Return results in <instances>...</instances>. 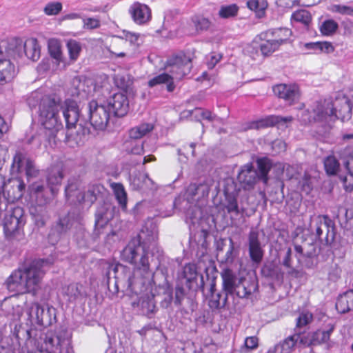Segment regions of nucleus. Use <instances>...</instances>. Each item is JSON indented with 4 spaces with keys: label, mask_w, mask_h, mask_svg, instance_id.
I'll use <instances>...</instances> for the list:
<instances>
[{
    "label": "nucleus",
    "mask_w": 353,
    "mask_h": 353,
    "mask_svg": "<svg viewBox=\"0 0 353 353\" xmlns=\"http://www.w3.org/2000/svg\"><path fill=\"white\" fill-rule=\"evenodd\" d=\"M150 228L149 231L145 225L121 252V259L135 265L136 269L132 270L120 263H105L107 285L113 294H117L121 287L137 294L143 291L145 284L149 281L151 273L148 252L150 248L156 246L158 238L156 226L151 223Z\"/></svg>",
    "instance_id": "1"
},
{
    "label": "nucleus",
    "mask_w": 353,
    "mask_h": 353,
    "mask_svg": "<svg viewBox=\"0 0 353 353\" xmlns=\"http://www.w3.org/2000/svg\"><path fill=\"white\" fill-rule=\"evenodd\" d=\"M31 108L39 105V121L48 132V134L54 139L57 133L63 130V120L60 112L65 119L68 130L75 128L79 120V109L77 103L71 99L62 102L48 95H43L38 91L31 93L28 99Z\"/></svg>",
    "instance_id": "2"
},
{
    "label": "nucleus",
    "mask_w": 353,
    "mask_h": 353,
    "mask_svg": "<svg viewBox=\"0 0 353 353\" xmlns=\"http://www.w3.org/2000/svg\"><path fill=\"white\" fill-rule=\"evenodd\" d=\"M48 263L45 259L34 260L28 266L14 271L6 281L7 288L17 294H34L40 288L44 275L43 268Z\"/></svg>",
    "instance_id": "3"
},
{
    "label": "nucleus",
    "mask_w": 353,
    "mask_h": 353,
    "mask_svg": "<svg viewBox=\"0 0 353 353\" xmlns=\"http://www.w3.org/2000/svg\"><path fill=\"white\" fill-rule=\"evenodd\" d=\"M21 49L22 46L17 42L0 46V85L10 83L17 76L18 70L13 60L21 57Z\"/></svg>",
    "instance_id": "4"
},
{
    "label": "nucleus",
    "mask_w": 353,
    "mask_h": 353,
    "mask_svg": "<svg viewBox=\"0 0 353 353\" xmlns=\"http://www.w3.org/2000/svg\"><path fill=\"white\" fill-rule=\"evenodd\" d=\"M26 223L24 210L21 207H15L8 210L4 216L3 232L9 241L22 240L24 237L23 227Z\"/></svg>",
    "instance_id": "5"
},
{
    "label": "nucleus",
    "mask_w": 353,
    "mask_h": 353,
    "mask_svg": "<svg viewBox=\"0 0 353 353\" xmlns=\"http://www.w3.org/2000/svg\"><path fill=\"white\" fill-rule=\"evenodd\" d=\"M308 230L312 233L314 240L318 239L325 245H330L334 241V225L327 216L311 218Z\"/></svg>",
    "instance_id": "6"
},
{
    "label": "nucleus",
    "mask_w": 353,
    "mask_h": 353,
    "mask_svg": "<svg viewBox=\"0 0 353 353\" xmlns=\"http://www.w3.org/2000/svg\"><path fill=\"white\" fill-rule=\"evenodd\" d=\"M65 191L70 203L84 204L87 207H90L96 201L99 192L97 186H92L86 192H81L79 190V183L76 180L69 181Z\"/></svg>",
    "instance_id": "7"
},
{
    "label": "nucleus",
    "mask_w": 353,
    "mask_h": 353,
    "mask_svg": "<svg viewBox=\"0 0 353 353\" xmlns=\"http://www.w3.org/2000/svg\"><path fill=\"white\" fill-rule=\"evenodd\" d=\"M43 345L52 353H74L70 339L52 330L46 332Z\"/></svg>",
    "instance_id": "8"
},
{
    "label": "nucleus",
    "mask_w": 353,
    "mask_h": 353,
    "mask_svg": "<svg viewBox=\"0 0 353 353\" xmlns=\"http://www.w3.org/2000/svg\"><path fill=\"white\" fill-rule=\"evenodd\" d=\"M11 172L12 174L24 173L27 178H32L37 176L39 170L26 152L17 151L12 159Z\"/></svg>",
    "instance_id": "9"
},
{
    "label": "nucleus",
    "mask_w": 353,
    "mask_h": 353,
    "mask_svg": "<svg viewBox=\"0 0 353 353\" xmlns=\"http://www.w3.org/2000/svg\"><path fill=\"white\" fill-rule=\"evenodd\" d=\"M334 113V105L331 102L325 101L316 103L315 107L312 111L305 110L300 118V120L305 124L310 123L313 121H323L330 119L332 120Z\"/></svg>",
    "instance_id": "10"
},
{
    "label": "nucleus",
    "mask_w": 353,
    "mask_h": 353,
    "mask_svg": "<svg viewBox=\"0 0 353 353\" xmlns=\"http://www.w3.org/2000/svg\"><path fill=\"white\" fill-rule=\"evenodd\" d=\"M191 68V58L183 52L173 55L166 62V68L172 74L173 79H181L190 73Z\"/></svg>",
    "instance_id": "11"
},
{
    "label": "nucleus",
    "mask_w": 353,
    "mask_h": 353,
    "mask_svg": "<svg viewBox=\"0 0 353 353\" xmlns=\"http://www.w3.org/2000/svg\"><path fill=\"white\" fill-rule=\"evenodd\" d=\"M88 106L91 125L97 130H105L110 118L107 108L103 105H99L95 101H90Z\"/></svg>",
    "instance_id": "12"
},
{
    "label": "nucleus",
    "mask_w": 353,
    "mask_h": 353,
    "mask_svg": "<svg viewBox=\"0 0 353 353\" xmlns=\"http://www.w3.org/2000/svg\"><path fill=\"white\" fill-rule=\"evenodd\" d=\"M28 319L32 325L49 326L52 323V318L50 308L47 310L41 307L38 303L34 302L28 308Z\"/></svg>",
    "instance_id": "13"
},
{
    "label": "nucleus",
    "mask_w": 353,
    "mask_h": 353,
    "mask_svg": "<svg viewBox=\"0 0 353 353\" xmlns=\"http://www.w3.org/2000/svg\"><path fill=\"white\" fill-rule=\"evenodd\" d=\"M128 12L132 21L137 25H145L152 19L150 8L139 1L133 2L128 9Z\"/></svg>",
    "instance_id": "14"
},
{
    "label": "nucleus",
    "mask_w": 353,
    "mask_h": 353,
    "mask_svg": "<svg viewBox=\"0 0 353 353\" xmlns=\"http://www.w3.org/2000/svg\"><path fill=\"white\" fill-rule=\"evenodd\" d=\"M24 189L25 184L19 178L9 179L7 183L4 180L3 194L8 202L13 203L22 197Z\"/></svg>",
    "instance_id": "15"
},
{
    "label": "nucleus",
    "mask_w": 353,
    "mask_h": 353,
    "mask_svg": "<svg viewBox=\"0 0 353 353\" xmlns=\"http://www.w3.org/2000/svg\"><path fill=\"white\" fill-rule=\"evenodd\" d=\"M273 92L289 105L297 102L301 95L299 88L296 84H279L273 87Z\"/></svg>",
    "instance_id": "16"
},
{
    "label": "nucleus",
    "mask_w": 353,
    "mask_h": 353,
    "mask_svg": "<svg viewBox=\"0 0 353 353\" xmlns=\"http://www.w3.org/2000/svg\"><path fill=\"white\" fill-rule=\"evenodd\" d=\"M108 106L117 117L125 116L129 109V102L126 95L121 92L114 94L108 101Z\"/></svg>",
    "instance_id": "17"
},
{
    "label": "nucleus",
    "mask_w": 353,
    "mask_h": 353,
    "mask_svg": "<svg viewBox=\"0 0 353 353\" xmlns=\"http://www.w3.org/2000/svg\"><path fill=\"white\" fill-rule=\"evenodd\" d=\"M249 255L255 263H260L263 257V250L259 239V233L251 230L248 236Z\"/></svg>",
    "instance_id": "18"
},
{
    "label": "nucleus",
    "mask_w": 353,
    "mask_h": 353,
    "mask_svg": "<svg viewBox=\"0 0 353 353\" xmlns=\"http://www.w3.org/2000/svg\"><path fill=\"white\" fill-rule=\"evenodd\" d=\"M258 174L251 163H248L241 167L237 179L244 189H250L254 186Z\"/></svg>",
    "instance_id": "19"
},
{
    "label": "nucleus",
    "mask_w": 353,
    "mask_h": 353,
    "mask_svg": "<svg viewBox=\"0 0 353 353\" xmlns=\"http://www.w3.org/2000/svg\"><path fill=\"white\" fill-rule=\"evenodd\" d=\"M10 42H17L19 45L21 44L22 46L21 56L24 53L29 59L33 61H36L39 59L41 48L37 39H28L24 43L19 40H13Z\"/></svg>",
    "instance_id": "20"
},
{
    "label": "nucleus",
    "mask_w": 353,
    "mask_h": 353,
    "mask_svg": "<svg viewBox=\"0 0 353 353\" xmlns=\"http://www.w3.org/2000/svg\"><path fill=\"white\" fill-rule=\"evenodd\" d=\"M221 276L223 281V290L225 294L227 296H233L235 289L242 279L237 278L236 274L230 269H224L221 273Z\"/></svg>",
    "instance_id": "21"
},
{
    "label": "nucleus",
    "mask_w": 353,
    "mask_h": 353,
    "mask_svg": "<svg viewBox=\"0 0 353 353\" xmlns=\"http://www.w3.org/2000/svg\"><path fill=\"white\" fill-rule=\"evenodd\" d=\"M293 121L292 116H272L265 119L254 121L249 123L246 129H260L274 124L290 123Z\"/></svg>",
    "instance_id": "22"
},
{
    "label": "nucleus",
    "mask_w": 353,
    "mask_h": 353,
    "mask_svg": "<svg viewBox=\"0 0 353 353\" xmlns=\"http://www.w3.org/2000/svg\"><path fill=\"white\" fill-rule=\"evenodd\" d=\"M298 341L299 336L292 334L270 347L267 353H292L298 344Z\"/></svg>",
    "instance_id": "23"
},
{
    "label": "nucleus",
    "mask_w": 353,
    "mask_h": 353,
    "mask_svg": "<svg viewBox=\"0 0 353 353\" xmlns=\"http://www.w3.org/2000/svg\"><path fill=\"white\" fill-rule=\"evenodd\" d=\"M332 120L340 119L342 121L348 120L352 116V104L347 98L343 97L338 100V105L334 108Z\"/></svg>",
    "instance_id": "24"
},
{
    "label": "nucleus",
    "mask_w": 353,
    "mask_h": 353,
    "mask_svg": "<svg viewBox=\"0 0 353 353\" xmlns=\"http://www.w3.org/2000/svg\"><path fill=\"white\" fill-rule=\"evenodd\" d=\"M82 288L79 283H71L63 288L62 294L68 302L74 303L84 296Z\"/></svg>",
    "instance_id": "25"
},
{
    "label": "nucleus",
    "mask_w": 353,
    "mask_h": 353,
    "mask_svg": "<svg viewBox=\"0 0 353 353\" xmlns=\"http://www.w3.org/2000/svg\"><path fill=\"white\" fill-rule=\"evenodd\" d=\"M336 308L340 313L353 310V290L341 294L336 303Z\"/></svg>",
    "instance_id": "26"
},
{
    "label": "nucleus",
    "mask_w": 353,
    "mask_h": 353,
    "mask_svg": "<svg viewBox=\"0 0 353 353\" xmlns=\"http://www.w3.org/2000/svg\"><path fill=\"white\" fill-rule=\"evenodd\" d=\"M110 208V205L104 203L97 208L95 214V226L97 228H103L112 219V214Z\"/></svg>",
    "instance_id": "27"
},
{
    "label": "nucleus",
    "mask_w": 353,
    "mask_h": 353,
    "mask_svg": "<svg viewBox=\"0 0 353 353\" xmlns=\"http://www.w3.org/2000/svg\"><path fill=\"white\" fill-rule=\"evenodd\" d=\"M161 84H166L167 90L169 92H172L175 88L173 77L167 73L160 74L148 81V86L151 88Z\"/></svg>",
    "instance_id": "28"
},
{
    "label": "nucleus",
    "mask_w": 353,
    "mask_h": 353,
    "mask_svg": "<svg viewBox=\"0 0 353 353\" xmlns=\"http://www.w3.org/2000/svg\"><path fill=\"white\" fill-rule=\"evenodd\" d=\"M48 52L51 57L56 60L57 64L63 61L61 44L57 39H50L48 42Z\"/></svg>",
    "instance_id": "29"
},
{
    "label": "nucleus",
    "mask_w": 353,
    "mask_h": 353,
    "mask_svg": "<svg viewBox=\"0 0 353 353\" xmlns=\"http://www.w3.org/2000/svg\"><path fill=\"white\" fill-rule=\"evenodd\" d=\"M133 307H139L141 312L144 315L152 313L155 308L153 299L149 296H141L137 302H132Z\"/></svg>",
    "instance_id": "30"
},
{
    "label": "nucleus",
    "mask_w": 353,
    "mask_h": 353,
    "mask_svg": "<svg viewBox=\"0 0 353 353\" xmlns=\"http://www.w3.org/2000/svg\"><path fill=\"white\" fill-rule=\"evenodd\" d=\"M154 128L152 123H143L132 128L129 130V137L131 139H139L150 132Z\"/></svg>",
    "instance_id": "31"
},
{
    "label": "nucleus",
    "mask_w": 353,
    "mask_h": 353,
    "mask_svg": "<svg viewBox=\"0 0 353 353\" xmlns=\"http://www.w3.org/2000/svg\"><path fill=\"white\" fill-rule=\"evenodd\" d=\"M114 191V196L122 209L125 210L127 206V193L123 185L119 183H112L110 185Z\"/></svg>",
    "instance_id": "32"
},
{
    "label": "nucleus",
    "mask_w": 353,
    "mask_h": 353,
    "mask_svg": "<svg viewBox=\"0 0 353 353\" xmlns=\"http://www.w3.org/2000/svg\"><path fill=\"white\" fill-rule=\"evenodd\" d=\"M272 36V39L279 43V45L281 46L283 43H285L290 37L292 36V31L290 29L284 28H276L272 30L269 31Z\"/></svg>",
    "instance_id": "33"
},
{
    "label": "nucleus",
    "mask_w": 353,
    "mask_h": 353,
    "mask_svg": "<svg viewBox=\"0 0 353 353\" xmlns=\"http://www.w3.org/2000/svg\"><path fill=\"white\" fill-rule=\"evenodd\" d=\"M125 46V41H124L123 38L114 37L108 49L110 53L114 54L116 57H123L125 56V54L121 52L120 50H122Z\"/></svg>",
    "instance_id": "34"
},
{
    "label": "nucleus",
    "mask_w": 353,
    "mask_h": 353,
    "mask_svg": "<svg viewBox=\"0 0 353 353\" xmlns=\"http://www.w3.org/2000/svg\"><path fill=\"white\" fill-rule=\"evenodd\" d=\"M63 177V174L61 168L59 165L52 166L50 168L48 175V184L50 185H60Z\"/></svg>",
    "instance_id": "35"
},
{
    "label": "nucleus",
    "mask_w": 353,
    "mask_h": 353,
    "mask_svg": "<svg viewBox=\"0 0 353 353\" xmlns=\"http://www.w3.org/2000/svg\"><path fill=\"white\" fill-rule=\"evenodd\" d=\"M247 6L250 10L254 11L259 17H261L264 16L268 3L266 0H249L247 2Z\"/></svg>",
    "instance_id": "36"
},
{
    "label": "nucleus",
    "mask_w": 353,
    "mask_h": 353,
    "mask_svg": "<svg viewBox=\"0 0 353 353\" xmlns=\"http://www.w3.org/2000/svg\"><path fill=\"white\" fill-rule=\"evenodd\" d=\"M30 214L37 226H43L47 219V211L41 206L30 210Z\"/></svg>",
    "instance_id": "37"
},
{
    "label": "nucleus",
    "mask_w": 353,
    "mask_h": 353,
    "mask_svg": "<svg viewBox=\"0 0 353 353\" xmlns=\"http://www.w3.org/2000/svg\"><path fill=\"white\" fill-rule=\"evenodd\" d=\"M257 165L260 172V177L263 181L266 183L268 182V174L272 167V162L268 158H261L257 160Z\"/></svg>",
    "instance_id": "38"
},
{
    "label": "nucleus",
    "mask_w": 353,
    "mask_h": 353,
    "mask_svg": "<svg viewBox=\"0 0 353 353\" xmlns=\"http://www.w3.org/2000/svg\"><path fill=\"white\" fill-rule=\"evenodd\" d=\"M66 47L68 49L69 58L72 61H75L79 58L80 53L82 50L81 43L74 39L68 41Z\"/></svg>",
    "instance_id": "39"
},
{
    "label": "nucleus",
    "mask_w": 353,
    "mask_h": 353,
    "mask_svg": "<svg viewBox=\"0 0 353 353\" xmlns=\"http://www.w3.org/2000/svg\"><path fill=\"white\" fill-rule=\"evenodd\" d=\"M183 276L186 281L189 283V287H191V283L195 281L199 276L196 266L195 264L189 263L183 268Z\"/></svg>",
    "instance_id": "40"
},
{
    "label": "nucleus",
    "mask_w": 353,
    "mask_h": 353,
    "mask_svg": "<svg viewBox=\"0 0 353 353\" xmlns=\"http://www.w3.org/2000/svg\"><path fill=\"white\" fill-rule=\"evenodd\" d=\"M312 20L310 13L306 10H297L292 14L291 21L301 23L307 26Z\"/></svg>",
    "instance_id": "41"
},
{
    "label": "nucleus",
    "mask_w": 353,
    "mask_h": 353,
    "mask_svg": "<svg viewBox=\"0 0 353 353\" xmlns=\"http://www.w3.org/2000/svg\"><path fill=\"white\" fill-rule=\"evenodd\" d=\"M324 167L327 174L335 175L339 170L340 164L334 156H329L324 160Z\"/></svg>",
    "instance_id": "42"
},
{
    "label": "nucleus",
    "mask_w": 353,
    "mask_h": 353,
    "mask_svg": "<svg viewBox=\"0 0 353 353\" xmlns=\"http://www.w3.org/2000/svg\"><path fill=\"white\" fill-rule=\"evenodd\" d=\"M27 334L28 337L23 347V353H37L41 349L37 340L31 336V332L30 330L27 331Z\"/></svg>",
    "instance_id": "43"
},
{
    "label": "nucleus",
    "mask_w": 353,
    "mask_h": 353,
    "mask_svg": "<svg viewBox=\"0 0 353 353\" xmlns=\"http://www.w3.org/2000/svg\"><path fill=\"white\" fill-rule=\"evenodd\" d=\"M338 23L333 19L325 20L320 26V31L324 36L334 34L338 29Z\"/></svg>",
    "instance_id": "44"
},
{
    "label": "nucleus",
    "mask_w": 353,
    "mask_h": 353,
    "mask_svg": "<svg viewBox=\"0 0 353 353\" xmlns=\"http://www.w3.org/2000/svg\"><path fill=\"white\" fill-rule=\"evenodd\" d=\"M192 21L197 32L208 30L211 26V21L202 16H194L192 18Z\"/></svg>",
    "instance_id": "45"
},
{
    "label": "nucleus",
    "mask_w": 353,
    "mask_h": 353,
    "mask_svg": "<svg viewBox=\"0 0 353 353\" xmlns=\"http://www.w3.org/2000/svg\"><path fill=\"white\" fill-rule=\"evenodd\" d=\"M255 289L256 286L254 284L247 286L243 283V279H241V281L238 284L235 289V292H234V295H236L239 298H245L250 296L252 292Z\"/></svg>",
    "instance_id": "46"
},
{
    "label": "nucleus",
    "mask_w": 353,
    "mask_h": 353,
    "mask_svg": "<svg viewBox=\"0 0 353 353\" xmlns=\"http://www.w3.org/2000/svg\"><path fill=\"white\" fill-rule=\"evenodd\" d=\"M279 47L278 42L273 39H269L261 44L260 49L264 56H268L278 50Z\"/></svg>",
    "instance_id": "47"
},
{
    "label": "nucleus",
    "mask_w": 353,
    "mask_h": 353,
    "mask_svg": "<svg viewBox=\"0 0 353 353\" xmlns=\"http://www.w3.org/2000/svg\"><path fill=\"white\" fill-rule=\"evenodd\" d=\"M333 331V327L330 328L328 330H317L316 332L312 334L313 338V343L314 345H319L323 343H325L329 341L330 334Z\"/></svg>",
    "instance_id": "48"
},
{
    "label": "nucleus",
    "mask_w": 353,
    "mask_h": 353,
    "mask_svg": "<svg viewBox=\"0 0 353 353\" xmlns=\"http://www.w3.org/2000/svg\"><path fill=\"white\" fill-rule=\"evenodd\" d=\"M239 11V7L236 4L222 6L219 11V16L223 19L235 17Z\"/></svg>",
    "instance_id": "49"
},
{
    "label": "nucleus",
    "mask_w": 353,
    "mask_h": 353,
    "mask_svg": "<svg viewBox=\"0 0 353 353\" xmlns=\"http://www.w3.org/2000/svg\"><path fill=\"white\" fill-rule=\"evenodd\" d=\"M72 225V219L70 214L60 218L55 230L60 234L67 232Z\"/></svg>",
    "instance_id": "50"
},
{
    "label": "nucleus",
    "mask_w": 353,
    "mask_h": 353,
    "mask_svg": "<svg viewBox=\"0 0 353 353\" xmlns=\"http://www.w3.org/2000/svg\"><path fill=\"white\" fill-rule=\"evenodd\" d=\"M228 299V296H222L221 294H212L210 300L209 301V306L212 309H218L223 307L225 305Z\"/></svg>",
    "instance_id": "51"
},
{
    "label": "nucleus",
    "mask_w": 353,
    "mask_h": 353,
    "mask_svg": "<svg viewBox=\"0 0 353 353\" xmlns=\"http://www.w3.org/2000/svg\"><path fill=\"white\" fill-rule=\"evenodd\" d=\"M328 10L333 13L353 17V6L341 4H333L328 7Z\"/></svg>",
    "instance_id": "52"
},
{
    "label": "nucleus",
    "mask_w": 353,
    "mask_h": 353,
    "mask_svg": "<svg viewBox=\"0 0 353 353\" xmlns=\"http://www.w3.org/2000/svg\"><path fill=\"white\" fill-rule=\"evenodd\" d=\"M189 191H195L198 193L197 199H199L201 197H206L208 196L210 186L207 183H200L199 185L191 184L189 186Z\"/></svg>",
    "instance_id": "53"
},
{
    "label": "nucleus",
    "mask_w": 353,
    "mask_h": 353,
    "mask_svg": "<svg viewBox=\"0 0 353 353\" xmlns=\"http://www.w3.org/2000/svg\"><path fill=\"white\" fill-rule=\"evenodd\" d=\"M62 8V3L61 2L52 1L45 6L43 12L48 16L57 15L61 11Z\"/></svg>",
    "instance_id": "54"
},
{
    "label": "nucleus",
    "mask_w": 353,
    "mask_h": 353,
    "mask_svg": "<svg viewBox=\"0 0 353 353\" xmlns=\"http://www.w3.org/2000/svg\"><path fill=\"white\" fill-rule=\"evenodd\" d=\"M313 320V315L309 312H301L296 319V327L297 328L303 327L310 324Z\"/></svg>",
    "instance_id": "55"
},
{
    "label": "nucleus",
    "mask_w": 353,
    "mask_h": 353,
    "mask_svg": "<svg viewBox=\"0 0 353 353\" xmlns=\"http://www.w3.org/2000/svg\"><path fill=\"white\" fill-rule=\"evenodd\" d=\"M78 88L80 90L83 91L88 94L96 91V85L94 84L93 79L90 78H86L83 81H81Z\"/></svg>",
    "instance_id": "56"
},
{
    "label": "nucleus",
    "mask_w": 353,
    "mask_h": 353,
    "mask_svg": "<svg viewBox=\"0 0 353 353\" xmlns=\"http://www.w3.org/2000/svg\"><path fill=\"white\" fill-rule=\"evenodd\" d=\"M101 27V21L97 17H87L83 19V28L92 30Z\"/></svg>",
    "instance_id": "57"
},
{
    "label": "nucleus",
    "mask_w": 353,
    "mask_h": 353,
    "mask_svg": "<svg viewBox=\"0 0 353 353\" xmlns=\"http://www.w3.org/2000/svg\"><path fill=\"white\" fill-rule=\"evenodd\" d=\"M227 204L225 208L228 212H235L236 214H239V207L237 201L235 197L228 194L226 196Z\"/></svg>",
    "instance_id": "58"
},
{
    "label": "nucleus",
    "mask_w": 353,
    "mask_h": 353,
    "mask_svg": "<svg viewBox=\"0 0 353 353\" xmlns=\"http://www.w3.org/2000/svg\"><path fill=\"white\" fill-rule=\"evenodd\" d=\"M146 179H148L147 176L142 174L141 173L135 174L134 176H131L130 177L131 183L136 189L141 188L143 187V183H145V181Z\"/></svg>",
    "instance_id": "59"
},
{
    "label": "nucleus",
    "mask_w": 353,
    "mask_h": 353,
    "mask_svg": "<svg viewBox=\"0 0 353 353\" xmlns=\"http://www.w3.org/2000/svg\"><path fill=\"white\" fill-rule=\"evenodd\" d=\"M340 178L344 189L347 192H351L353 190V173L348 172L347 174L341 176Z\"/></svg>",
    "instance_id": "60"
},
{
    "label": "nucleus",
    "mask_w": 353,
    "mask_h": 353,
    "mask_svg": "<svg viewBox=\"0 0 353 353\" xmlns=\"http://www.w3.org/2000/svg\"><path fill=\"white\" fill-rule=\"evenodd\" d=\"M334 51V47L332 43L328 41L319 42L318 53L330 54Z\"/></svg>",
    "instance_id": "61"
},
{
    "label": "nucleus",
    "mask_w": 353,
    "mask_h": 353,
    "mask_svg": "<svg viewBox=\"0 0 353 353\" xmlns=\"http://www.w3.org/2000/svg\"><path fill=\"white\" fill-rule=\"evenodd\" d=\"M299 185L303 191L307 194L309 193L312 188L310 176L305 174L302 179L299 181Z\"/></svg>",
    "instance_id": "62"
},
{
    "label": "nucleus",
    "mask_w": 353,
    "mask_h": 353,
    "mask_svg": "<svg viewBox=\"0 0 353 353\" xmlns=\"http://www.w3.org/2000/svg\"><path fill=\"white\" fill-rule=\"evenodd\" d=\"M37 203L39 206H41L48 203L50 199L48 196V190H45V192H41L35 196Z\"/></svg>",
    "instance_id": "63"
},
{
    "label": "nucleus",
    "mask_w": 353,
    "mask_h": 353,
    "mask_svg": "<svg viewBox=\"0 0 353 353\" xmlns=\"http://www.w3.org/2000/svg\"><path fill=\"white\" fill-rule=\"evenodd\" d=\"M258 347V338L256 336H248L245 339L244 347H242L248 350H254Z\"/></svg>",
    "instance_id": "64"
}]
</instances>
